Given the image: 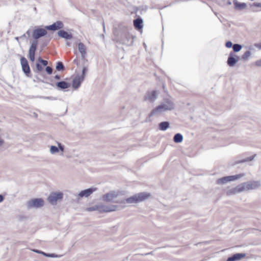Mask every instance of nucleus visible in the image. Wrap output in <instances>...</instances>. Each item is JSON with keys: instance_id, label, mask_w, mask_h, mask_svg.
I'll return each instance as SVG.
<instances>
[{"instance_id": "obj_1", "label": "nucleus", "mask_w": 261, "mask_h": 261, "mask_svg": "<svg viewBox=\"0 0 261 261\" xmlns=\"http://www.w3.org/2000/svg\"><path fill=\"white\" fill-rule=\"evenodd\" d=\"M123 195V192L121 191H111L103 194L101 199L106 202L119 204L121 208H125L128 204L141 202L151 196L150 194L147 192L138 193L127 198L122 197Z\"/></svg>"}, {"instance_id": "obj_2", "label": "nucleus", "mask_w": 261, "mask_h": 261, "mask_svg": "<svg viewBox=\"0 0 261 261\" xmlns=\"http://www.w3.org/2000/svg\"><path fill=\"white\" fill-rule=\"evenodd\" d=\"M174 104L171 97L164 99V101L159 106L154 109L149 114L150 117L154 115L161 114L163 113L171 111L174 109Z\"/></svg>"}, {"instance_id": "obj_3", "label": "nucleus", "mask_w": 261, "mask_h": 261, "mask_svg": "<svg viewBox=\"0 0 261 261\" xmlns=\"http://www.w3.org/2000/svg\"><path fill=\"white\" fill-rule=\"evenodd\" d=\"M86 210L87 211H97L100 213H109L117 211L118 210V206L117 205L97 204L88 207Z\"/></svg>"}, {"instance_id": "obj_4", "label": "nucleus", "mask_w": 261, "mask_h": 261, "mask_svg": "<svg viewBox=\"0 0 261 261\" xmlns=\"http://www.w3.org/2000/svg\"><path fill=\"white\" fill-rule=\"evenodd\" d=\"M63 193L57 191L51 192L47 197V201L52 205H56L58 202L61 201L63 198Z\"/></svg>"}, {"instance_id": "obj_5", "label": "nucleus", "mask_w": 261, "mask_h": 261, "mask_svg": "<svg viewBox=\"0 0 261 261\" xmlns=\"http://www.w3.org/2000/svg\"><path fill=\"white\" fill-rule=\"evenodd\" d=\"M244 175V174H239L234 175H230L223 177L217 180V184L219 185H224L229 181L237 180Z\"/></svg>"}, {"instance_id": "obj_6", "label": "nucleus", "mask_w": 261, "mask_h": 261, "mask_svg": "<svg viewBox=\"0 0 261 261\" xmlns=\"http://www.w3.org/2000/svg\"><path fill=\"white\" fill-rule=\"evenodd\" d=\"M240 185L243 188V191H244L245 190L256 189L260 186V184L258 181H252L243 182Z\"/></svg>"}, {"instance_id": "obj_7", "label": "nucleus", "mask_w": 261, "mask_h": 261, "mask_svg": "<svg viewBox=\"0 0 261 261\" xmlns=\"http://www.w3.org/2000/svg\"><path fill=\"white\" fill-rule=\"evenodd\" d=\"M58 146L51 145L49 147V152L51 154H55L58 153H60V155H63L64 151V146L61 143L57 142Z\"/></svg>"}, {"instance_id": "obj_8", "label": "nucleus", "mask_w": 261, "mask_h": 261, "mask_svg": "<svg viewBox=\"0 0 261 261\" xmlns=\"http://www.w3.org/2000/svg\"><path fill=\"white\" fill-rule=\"evenodd\" d=\"M44 204V200L41 198H34L29 201L27 203L29 208H39Z\"/></svg>"}, {"instance_id": "obj_9", "label": "nucleus", "mask_w": 261, "mask_h": 261, "mask_svg": "<svg viewBox=\"0 0 261 261\" xmlns=\"http://www.w3.org/2000/svg\"><path fill=\"white\" fill-rule=\"evenodd\" d=\"M239 60V57L233 53L231 52L228 57L227 63L229 66L232 67L235 65V64L238 62Z\"/></svg>"}, {"instance_id": "obj_10", "label": "nucleus", "mask_w": 261, "mask_h": 261, "mask_svg": "<svg viewBox=\"0 0 261 261\" xmlns=\"http://www.w3.org/2000/svg\"><path fill=\"white\" fill-rule=\"evenodd\" d=\"M20 63L23 71L27 76H29L31 71L27 60L24 57H21L20 59Z\"/></svg>"}, {"instance_id": "obj_11", "label": "nucleus", "mask_w": 261, "mask_h": 261, "mask_svg": "<svg viewBox=\"0 0 261 261\" xmlns=\"http://www.w3.org/2000/svg\"><path fill=\"white\" fill-rule=\"evenodd\" d=\"M97 189L96 188H91L85 190L81 191L77 195V196L80 198L88 197L93 192L96 191Z\"/></svg>"}, {"instance_id": "obj_12", "label": "nucleus", "mask_w": 261, "mask_h": 261, "mask_svg": "<svg viewBox=\"0 0 261 261\" xmlns=\"http://www.w3.org/2000/svg\"><path fill=\"white\" fill-rule=\"evenodd\" d=\"M47 34V31L44 29H35L33 33V37L35 39H38L41 37L45 36Z\"/></svg>"}, {"instance_id": "obj_13", "label": "nucleus", "mask_w": 261, "mask_h": 261, "mask_svg": "<svg viewBox=\"0 0 261 261\" xmlns=\"http://www.w3.org/2000/svg\"><path fill=\"white\" fill-rule=\"evenodd\" d=\"M158 93L156 91L148 92L146 93L144 100L150 102L154 101L157 97Z\"/></svg>"}, {"instance_id": "obj_14", "label": "nucleus", "mask_w": 261, "mask_h": 261, "mask_svg": "<svg viewBox=\"0 0 261 261\" xmlns=\"http://www.w3.org/2000/svg\"><path fill=\"white\" fill-rule=\"evenodd\" d=\"M63 27V24L61 21H57L53 24L45 27V29L48 30L56 31Z\"/></svg>"}, {"instance_id": "obj_15", "label": "nucleus", "mask_w": 261, "mask_h": 261, "mask_svg": "<svg viewBox=\"0 0 261 261\" xmlns=\"http://www.w3.org/2000/svg\"><path fill=\"white\" fill-rule=\"evenodd\" d=\"M83 76H80V75L76 76L72 82V87L74 89H77L79 88L82 82L84 81Z\"/></svg>"}, {"instance_id": "obj_16", "label": "nucleus", "mask_w": 261, "mask_h": 261, "mask_svg": "<svg viewBox=\"0 0 261 261\" xmlns=\"http://www.w3.org/2000/svg\"><path fill=\"white\" fill-rule=\"evenodd\" d=\"M243 188L241 186L240 184L237 186L236 187L230 189L227 191L226 194L227 195H231L232 194H236L237 193H240L243 192Z\"/></svg>"}, {"instance_id": "obj_17", "label": "nucleus", "mask_w": 261, "mask_h": 261, "mask_svg": "<svg viewBox=\"0 0 261 261\" xmlns=\"http://www.w3.org/2000/svg\"><path fill=\"white\" fill-rule=\"evenodd\" d=\"M234 8L237 10H242L247 8V4L245 3H239L237 0H233Z\"/></svg>"}, {"instance_id": "obj_18", "label": "nucleus", "mask_w": 261, "mask_h": 261, "mask_svg": "<svg viewBox=\"0 0 261 261\" xmlns=\"http://www.w3.org/2000/svg\"><path fill=\"white\" fill-rule=\"evenodd\" d=\"M246 256L245 253H236L230 257H229L227 261H237Z\"/></svg>"}, {"instance_id": "obj_19", "label": "nucleus", "mask_w": 261, "mask_h": 261, "mask_svg": "<svg viewBox=\"0 0 261 261\" xmlns=\"http://www.w3.org/2000/svg\"><path fill=\"white\" fill-rule=\"evenodd\" d=\"M78 49L81 54L82 57L84 58L86 54V48L84 44L82 43H79L78 44Z\"/></svg>"}, {"instance_id": "obj_20", "label": "nucleus", "mask_w": 261, "mask_h": 261, "mask_svg": "<svg viewBox=\"0 0 261 261\" xmlns=\"http://www.w3.org/2000/svg\"><path fill=\"white\" fill-rule=\"evenodd\" d=\"M58 34L60 37L66 39H71L72 38V35L71 34L63 30L59 31Z\"/></svg>"}, {"instance_id": "obj_21", "label": "nucleus", "mask_w": 261, "mask_h": 261, "mask_svg": "<svg viewBox=\"0 0 261 261\" xmlns=\"http://www.w3.org/2000/svg\"><path fill=\"white\" fill-rule=\"evenodd\" d=\"M37 41H34L30 47L29 55H35V51L37 47Z\"/></svg>"}, {"instance_id": "obj_22", "label": "nucleus", "mask_w": 261, "mask_h": 261, "mask_svg": "<svg viewBox=\"0 0 261 261\" xmlns=\"http://www.w3.org/2000/svg\"><path fill=\"white\" fill-rule=\"evenodd\" d=\"M134 25L137 29H141L143 27V20L140 18H137L134 20Z\"/></svg>"}, {"instance_id": "obj_23", "label": "nucleus", "mask_w": 261, "mask_h": 261, "mask_svg": "<svg viewBox=\"0 0 261 261\" xmlns=\"http://www.w3.org/2000/svg\"><path fill=\"white\" fill-rule=\"evenodd\" d=\"M170 127V123L167 121L162 122L159 123V127L160 130L165 131Z\"/></svg>"}, {"instance_id": "obj_24", "label": "nucleus", "mask_w": 261, "mask_h": 261, "mask_svg": "<svg viewBox=\"0 0 261 261\" xmlns=\"http://www.w3.org/2000/svg\"><path fill=\"white\" fill-rule=\"evenodd\" d=\"M173 141L176 143H181L183 141V136L181 134H176L173 137Z\"/></svg>"}, {"instance_id": "obj_25", "label": "nucleus", "mask_w": 261, "mask_h": 261, "mask_svg": "<svg viewBox=\"0 0 261 261\" xmlns=\"http://www.w3.org/2000/svg\"><path fill=\"white\" fill-rule=\"evenodd\" d=\"M255 156V155H254L248 157V158H245V159H243V160H237V161H235V162L233 164V165H236V164H238L242 163H244V162H246L252 161V160H253V159L254 158Z\"/></svg>"}, {"instance_id": "obj_26", "label": "nucleus", "mask_w": 261, "mask_h": 261, "mask_svg": "<svg viewBox=\"0 0 261 261\" xmlns=\"http://www.w3.org/2000/svg\"><path fill=\"white\" fill-rule=\"evenodd\" d=\"M57 86L61 89H65L68 88L69 86V84L64 81L58 82Z\"/></svg>"}, {"instance_id": "obj_27", "label": "nucleus", "mask_w": 261, "mask_h": 261, "mask_svg": "<svg viewBox=\"0 0 261 261\" xmlns=\"http://www.w3.org/2000/svg\"><path fill=\"white\" fill-rule=\"evenodd\" d=\"M251 55V52L249 50H247L242 56V59L244 61H246L250 58Z\"/></svg>"}, {"instance_id": "obj_28", "label": "nucleus", "mask_w": 261, "mask_h": 261, "mask_svg": "<svg viewBox=\"0 0 261 261\" xmlns=\"http://www.w3.org/2000/svg\"><path fill=\"white\" fill-rule=\"evenodd\" d=\"M33 251L36 253H37L42 254L47 257H54L56 256V255H55L54 254H47V253H44V252H42V251L34 249V250H33Z\"/></svg>"}, {"instance_id": "obj_29", "label": "nucleus", "mask_w": 261, "mask_h": 261, "mask_svg": "<svg viewBox=\"0 0 261 261\" xmlns=\"http://www.w3.org/2000/svg\"><path fill=\"white\" fill-rule=\"evenodd\" d=\"M242 48V46L239 44H234L232 46L233 50L234 52L237 53L240 51Z\"/></svg>"}, {"instance_id": "obj_30", "label": "nucleus", "mask_w": 261, "mask_h": 261, "mask_svg": "<svg viewBox=\"0 0 261 261\" xmlns=\"http://www.w3.org/2000/svg\"><path fill=\"white\" fill-rule=\"evenodd\" d=\"M43 70V67L39 63H36V69L34 70L35 72H39Z\"/></svg>"}, {"instance_id": "obj_31", "label": "nucleus", "mask_w": 261, "mask_h": 261, "mask_svg": "<svg viewBox=\"0 0 261 261\" xmlns=\"http://www.w3.org/2000/svg\"><path fill=\"white\" fill-rule=\"evenodd\" d=\"M56 69L57 70H62L64 69V66L62 62H59L57 63Z\"/></svg>"}, {"instance_id": "obj_32", "label": "nucleus", "mask_w": 261, "mask_h": 261, "mask_svg": "<svg viewBox=\"0 0 261 261\" xmlns=\"http://www.w3.org/2000/svg\"><path fill=\"white\" fill-rule=\"evenodd\" d=\"M88 71V68L86 67H84L82 70V74L80 75V76H83V79H84L86 76V74Z\"/></svg>"}, {"instance_id": "obj_33", "label": "nucleus", "mask_w": 261, "mask_h": 261, "mask_svg": "<svg viewBox=\"0 0 261 261\" xmlns=\"http://www.w3.org/2000/svg\"><path fill=\"white\" fill-rule=\"evenodd\" d=\"M251 7H256L261 8V3H254L250 5Z\"/></svg>"}, {"instance_id": "obj_34", "label": "nucleus", "mask_w": 261, "mask_h": 261, "mask_svg": "<svg viewBox=\"0 0 261 261\" xmlns=\"http://www.w3.org/2000/svg\"><path fill=\"white\" fill-rule=\"evenodd\" d=\"M38 61H39L41 63H42V64L43 66H46V65H47L48 62H47V61H46V60H43V59H41V58H39V59H38Z\"/></svg>"}, {"instance_id": "obj_35", "label": "nucleus", "mask_w": 261, "mask_h": 261, "mask_svg": "<svg viewBox=\"0 0 261 261\" xmlns=\"http://www.w3.org/2000/svg\"><path fill=\"white\" fill-rule=\"evenodd\" d=\"M233 45V44L230 41H227L225 43V46L227 48H230V47H232Z\"/></svg>"}, {"instance_id": "obj_36", "label": "nucleus", "mask_w": 261, "mask_h": 261, "mask_svg": "<svg viewBox=\"0 0 261 261\" xmlns=\"http://www.w3.org/2000/svg\"><path fill=\"white\" fill-rule=\"evenodd\" d=\"M45 70L48 74H50L52 73L53 70H52V68L50 67H49V66L46 67Z\"/></svg>"}, {"instance_id": "obj_37", "label": "nucleus", "mask_w": 261, "mask_h": 261, "mask_svg": "<svg viewBox=\"0 0 261 261\" xmlns=\"http://www.w3.org/2000/svg\"><path fill=\"white\" fill-rule=\"evenodd\" d=\"M255 65L256 66L261 67V59L256 61Z\"/></svg>"}, {"instance_id": "obj_38", "label": "nucleus", "mask_w": 261, "mask_h": 261, "mask_svg": "<svg viewBox=\"0 0 261 261\" xmlns=\"http://www.w3.org/2000/svg\"><path fill=\"white\" fill-rule=\"evenodd\" d=\"M29 58L32 62H34L35 61V55H29Z\"/></svg>"}, {"instance_id": "obj_39", "label": "nucleus", "mask_w": 261, "mask_h": 261, "mask_svg": "<svg viewBox=\"0 0 261 261\" xmlns=\"http://www.w3.org/2000/svg\"><path fill=\"white\" fill-rule=\"evenodd\" d=\"M4 143V141L2 137L0 135V147L2 146Z\"/></svg>"}, {"instance_id": "obj_40", "label": "nucleus", "mask_w": 261, "mask_h": 261, "mask_svg": "<svg viewBox=\"0 0 261 261\" xmlns=\"http://www.w3.org/2000/svg\"><path fill=\"white\" fill-rule=\"evenodd\" d=\"M255 46L259 49H261V42L260 43L255 44Z\"/></svg>"}, {"instance_id": "obj_41", "label": "nucleus", "mask_w": 261, "mask_h": 261, "mask_svg": "<svg viewBox=\"0 0 261 261\" xmlns=\"http://www.w3.org/2000/svg\"><path fill=\"white\" fill-rule=\"evenodd\" d=\"M4 200V197L3 195H0V203Z\"/></svg>"}, {"instance_id": "obj_42", "label": "nucleus", "mask_w": 261, "mask_h": 261, "mask_svg": "<svg viewBox=\"0 0 261 261\" xmlns=\"http://www.w3.org/2000/svg\"><path fill=\"white\" fill-rule=\"evenodd\" d=\"M55 78L56 79V80H59L60 79V77L59 75H56Z\"/></svg>"}, {"instance_id": "obj_43", "label": "nucleus", "mask_w": 261, "mask_h": 261, "mask_svg": "<svg viewBox=\"0 0 261 261\" xmlns=\"http://www.w3.org/2000/svg\"><path fill=\"white\" fill-rule=\"evenodd\" d=\"M227 4L228 5H231V2L230 1H228L227 2Z\"/></svg>"}, {"instance_id": "obj_44", "label": "nucleus", "mask_w": 261, "mask_h": 261, "mask_svg": "<svg viewBox=\"0 0 261 261\" xmlns=\"http://www.w3.org/2000/svg\"><path fill=\"white\" fill-rule=\"evenodd\" d=\"M27 34L29 36L30 35V32L29 31H28L27 32Z\"/></svg>"}, {"instance_id": "obj_45", "label": "nucleus", "mask_w": 261, "mask_h": 261, "mask_svg": "<svg viewBox=\"0 0 261 261\" xmlns=\"http://www.w3.org/2000/svg\"><path fill=\"white\" fill-rule=\"evenodd\" d=\"M15 39H16V40L18 41V40H19V38H18V37H16V38H15Z\"/></svg>"}, {"instance_id": "obj_46", "label": "nucleus", "mask_w": 261, "mask_h": 261, "mask_svg": "<svg viewBox=\"0 0 261 261\" xmlns=\"http://www.w3.org/2000/svg\"><path fill=\"white\" fill-rule=\"evenodd\" d=\"M25 37V35L23 34L22 36H21V38Z\"/></svg>"}]
</instances>
